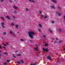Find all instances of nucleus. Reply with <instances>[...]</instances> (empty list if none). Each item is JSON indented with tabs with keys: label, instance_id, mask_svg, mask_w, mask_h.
Segmentation results:
<instances>
[{
	"label": "nucleus",
	"instance_id": "1",
	"mask_svg": "<svg viewBox=\"0 0 65 65\" xmlns=\"http://www.w3.org/2000/svg\"><path fill=\"white\" fill-rule=\"evenodd\" d=\"M28 34L30 37L31 38H33V35L35 34V33L33 32L30 31L28 32Z\"/></svg>",
	"mask_w": 65,
	"mask_h": 65
},
{
	"label": "nucleus",
	"instance_id": "2",
	"mask_svg": "<svg viewBox=\"0 0 65 65\" xmlns=\"http://www.w3.org/2000/svg\"><path fill=\"white\" fill-rule=\"evenodd\" d=\"M56 13H57V14H58V15L59 16H61V14L60 13V11H58V12H56Z\"/></svg>",
	"mask_w": 65,
	"mask_h": 65
},
{
	"label": "nucleus",
	"instance_id": "3",
	"mask_svg": "<svg viewBox=\"0 0 65 65\" xmlns=\"http://www.w3.org/2000/svg\"><path fill=\"white\" fill-rule=\"evenodd\" d=\"M47 58L48 59H49L50 60H51L52 59V57L51 56H48L47 57Z\"/></svg>",
	"mask_w": 65,
	"mask_h": 65
},
{
	"label": "nucleus",
	"instance_id": "4",
	"mask_svg": "<svg viewBox=\"0 0 65 65\" xmlns=\"http://www.w3.org/2000/svg\"><path fill=\"white\" fill-rule=\"evenodd\" d=\"M43 50L44 51H46L47 52L48 51V50L47 48L45 49L44 48H43Z\"/></svg>",
	"mask_w": 65,
	"mask_h": 65
},
{
	"label": "nucleus",
	"instance_id": "5",
	"mask_svg": "<svg viewBox=\"0 0 65 65\" xmlns=\"http://www.w3.org/2000/svg\"><path fill=\"white\" fill-rule=\"evenodd\" d=\"M1 25H2V27H3V28H5V26H3V25H4V23H1Z\"/></svg>",
	"mask_w": 65,
	"mask_h": 65
},
{
	"label": "nucleus",
	"instance_id": "6",
	"mask_svg": "<svg viewBox=\"0 0 65 65\" xmlns=\"http://www.w3.org/2000/svg\"><path fill=\"white\" fill-rule=\"evenodd\" d=\"M13 21H15V17L14 16H13Z\"/></svg>",
	"mask_w": 65,
	"mask_h": 65
},
{
	"label": "nucleus",
	"instance_id": "7",
	"mask_svg": "<svg viewBox=\"0 0 65 65\" xmlns=\"http://www.w3.org/2000/svg\"><path fill=\"white\" fill-rule=\"evenodd\" d=\"M6 18H8L9 20H11V19H10V18L9 17V16H7L6 17Z\"/></svg>",
	"mask_w": 65,
	"mask_h": 65
},
{
	"label": "nucleus",
	"instance_id": "8",
	"mask_svg": "<svg viewBox=\"0 0 65 65\" xmlns=\"http://www.w3.org/2000/svg\"><path fill=\"white\" fill-rule=\"evenodd\" d=\"M13 7L14 8V9H18V7H17L15 6H13Z\"/></svg>",
	"mask_w": 65,
	"mask_h": 65
},
{
	"label": "nucleus",
	"instance_id": "9",
	"mask_svg": "<svg viewBox=\"0 0 65 65\" xmlns=\"http://www.w3.org/2000/svg\"><path fill=\"white\" fill-rule=\"evenodd\" d=\"M15 28L17 29L18 28V27H19V25H15Z\"/></svg>",
	"mask_w": 65,
	"mask_h": 65
},
{
	"label": "nucleus",
	"instance_id": "10",
	"mask_svg": "<svg viewBox=\"0 0 65 65\" xmlns=\"http://www.w3.org/2000/svg\"><path fill=\"white\" fill-rule=\"evenodd\" d=\"M49 30L50 31V32L51 33H53V31L52 30H51L50 29H49Z\"/></svg>",
	"mask_w": 65,
	"mask_h": 65
},
{
	"label": "nucleus",
	"instance_id": "11",
	"mask_svg": "<svg viewBox=\"0 0 65 65\" xmlns=\"http://www.w3.org/2000/svg\"><path fill=\"white\" fill-rule=\"evenodd\" d=\"M51 8H53L54 9H55V7H54V6H51Z\"/></svg>",
	"mask_w": 65,
	"mask_h": 65
},
{
	"label": "nucleus",
	"instance_id": "12",
	"mask_svg": "<svg viewBox=\"0 0 65 65\" xmlns=\"http://www.w3.org/2000/svg\"><path fill=\"white\" fill-rule=\"evenodd\" d=\"M36 62H35L33 64V65H37V63Z\"/></svg>",
	"mask_w": 65,
	"mask_h": 65
},
{
	"label": "nucleus",
	"instance_id": "13",
	"mask_svg": "<svg viewBox=\"0 0 65 65\" xmlns=\"http://www.w3.org/2000/svg\"><path fill=\"white\" fill-rule=\"evenodd\" d=\"M38 48L37 47H36L35 49L36 50V51H38Z\"/></svg>",
	"mask_w": 65,
	"mask_h": 65
},
{
	"label": "nucleus",
	"instance_id": "14",
	"mask_svg": "<svg viewBox=\"0 0 65 65\" xmlns=\"http://www.w3.org/2000/svg\"><path fill=\"white\" fill-rule=\"evenodd\" d=\"M3 35H6L7 34L6 32H4L3 33Z\"/></svg>",
	"mask_w": 65,
	"mask_h": 65
},
{
	"label": "nucleus",
	"instance_id": "15",
	"mask_svg": "<svg viewBox=\"0 0 65 65\" xmlns=\"http://www.w3.org/2000/svg\"><path fill=\"white\" fill-rule=\"evenodd\" d=\"M2 44H3L4 45V46H7V45H5V44H4V43H2Z\"/></svg>",
	"mask_w": 65,
	"mask_h": 65
},
{
	"label": "nucleus",
	"instance_id": "16",
	"mask_svg": "<svg viewBox=\"0 0 65 65\" xmlns=\"http://www.w3.org/2000/svg\"><path fill=\"white\" fill-rule=\"evenodd\" d=\"M39 26L41 27V28H42V26H41V25L40 24H39Z\"/></svg>",
	"mask_w": 65,
	"mask_h": 65
},
{
	"label": "nucleus",
	"instance_id": "17",
	"mask_svg": "<svg viewBox=\"0 0 65 65\" xmlns=\"http://www.w3.org/2000/svg\"><path fill=\"white\" fill-rule=\"evenodd\" d=\"M55 23V21H52V22H51V23L52 24H54V23Z\"/></svg>",
	"mask_w": 65,
	"mask_h": 65
},
{
	"label": "nucleus",
	"instance_id": "18",
	"mask_svg": "<svg viewBox=\"0 0 65 65\" xmlns=\"http://www.w3.org/2000/svg\"><path fill=\"white\" fill-rule=\"evenodd\" d=\"M45 46H48V44H45Z\"/></svg>",
	"mask_w": 65,
	"mask_h": 65
},
{
	"label": "nucleus",
	"instance_id": "19",
	"mask_svg": "<svg viewBox=\"0 0 65 65\" xmlns=\"http://www.w3.org/2000/svg\"><path fill=\"white\" fill-rule=\"evenodd\" d=\"M12 35L14 36H15V37H16V35H15L14 33Z\"/></svg>",
	"mask_w": 65,
	"mask_h": 65
},
{
	"label": "nucleus",
	"instance_id": "20",
	"mask_svg": "<svg viewBox=\"0 0 65 65\" xmlns=\"http://www.w3.org/2000/svg\"><path fill=\"white\" fill-rule=\"evenodd\" d=\"M14 12L16 14L17 13V11L15 10L14 11Z\"/></svg>",
	"mask_w": 65,
	"mask_h": 65
},
{
	"label": "nucleus",
	"instance_id": "21",
	"mask_svg": "<svg viewBox=\"0 0 65 65\" xmlns=\"http://www.w3.org/2000/svg\"><path fill=\"white\" fill-rule=\"evenodd\" d=\"M4 54H6V55H8L7 53L6 52H5L4 53Z\"/></svg>",
	"mask_w": 65,
	"mask_h": 65
},
{
	"label": "nucleus",
	"instance_id": "22",
	"mask_svg": "<svg viewBox=\"0 0 65 65\" xmlns=\"http://www.w3.org/2000/svg\"><path fill=\"white\" fill-rule=\"evenodd\" d=\"M7 62H9L10 61V60H7Z\"/></svg>",
	"mask_w": 65,
	"mask_h": 65
},
{
	"label": "nucleus",
	"instance_id": "23",
	"mask_svg": "<svg viewBox=\"0 0 65 65\" xmlns=\"http://www.w3.org/2000/svg\"><path fill=\"white\" fill-rule=\"evenodd\" d=\"M32 3H35V1H34V0H32Z\"/></svg>",
	"mask_w": 65,
	"mask_h": 65
},
{
	"label": "nucleus",
	"instance_id": "24",
	"mask_svg": "<svg viewBox=\"0 0 65 65\" xmlns=\"http://www.w3.org/2000/svg\"><path fill=\"white\" fill-rule=\"evenodd\" d=\"M17 56H21V54H18Z\"/></svg>",
	"mask_w": 65,
	"mask_h": 65
},
{
	"label": "nucleus",
	"instance_id": "25",
	"mask_svg": "<svg viewBox=\"0 0 65 65\" xmlns=\"http://www.w3.org/2000/svg\"><path fill=\"white\" fill-rule=\"evenodd\" d=\"M13 56L14 57V58H16V57L14 56V54H13Z\"/></svg>",
	"mask_w": 65,
	"mask_h": 65
},
{
	"label": "nucleus",
	"instance_id": "26",
	"mask_svg": "<svg viewBox=\"0 0 65 65\" xmlns=\"http://www.w3.org/2000/svg\"><path fill=\"white\" fill-rule=\"evenodd\" d=\"M4 64L5 65H7V64L6 63H4Z\"/></svg>",
	"mask_w": 65,
	"mask_h": 65
},
{
	"label": "nucleus",
	"instance_id": "27",
	"mask_svg": "<svg viewBox=\"0 0 65 65\" xmlns=\"http://www.w3.org/2000/svg\"><path fill=\"white\" fill-rule=\"evenodd\" d=\"M1 19H3V20H4V18H3V17H1Z\"/></svg>",
	"mask_w": 65,
	"mask_h": 65
},
{
	"label": "nucleus",
	"instance_id": "28",
	"mask_svg": "<svg viewBox=\"0 0 65 65\" xmlns=\"http://www.w3.org/2000/svg\"><path fill=\"white\" fill-rule=\"evenodd\" d=\"M21 61L22 63L23 64H24V61H23L22 60H21Z\"/></svg>",
	"mask_w": 65,
	"mask_h": 65
},
{
	"label": "nucleus",
	"instance_id": "29",
	"mask_svg": "<svg viewBox=\"0 0 65 65\" xmlns=\"http://www.w3.org/2000/svg\"><path fill=\"white\" fill-rule=\"evenodd\" d=\"M55 3H57V2L55 1H54L53 2Z\"/></svg>",
	"mask_w": 65,
	"mask_h": 65
},
{
	"label": "nucleus",
	"instance_id": "30",
	"mask_svg": "<svg viewBox=\"0 0 65 65\" xmlns=\"http://www.w3.org/2000/svg\"><path fill=\"white\" fill-rule=\"evenodd\" d=\"M20 40H21V41H24V40L22 39H20Z\"/></svg>",
	"mask_w": 65,
	"mask_h": 65
},
{
	"label": "nucleus",
	"instance_id": "31",
	"mask_svg": "<svg viewBox=\"0 0 65 65\" xmlns=\"http://www.w3.org/2000/svg\"><path fill=\"white\" fill-rule=\"evenodd\" d=\"M10 34H12V33H13L11 31H10Z\"/></svg>",
	"mask_w": 65,
	"mask_h": 65
},
{
	"label": "nucleus",
	"instance_id": "32",
	"mask_svg": "<svg viewBox=\"0 0 65 65\" xmlns=\"http://www.w3.org/2000/svg\"><path fill=\"white\" fill-rule=\"evenodd\" d=\"M61 29L60 28H59V32H61Z\"/></svg>",
	"mask_w": 65,
	"mask_h": 65
},
{
	"label": "nucleus",
	"instance_id": "33",
	"mask_svg": "<svg viewBox=\"0 0 65 65\" xmlns=\"http://www.w3.org/2000/svg\"><path fill=\"white\" fill-rule=\"evenodd\" d=\"M44 18L45 19H46V18H47V17L45 16Z\"/></svg>",
	"mask_w": 65,
	"mask_h": 65
},
{
	"label": "nucleus",
	"instance_id": "34",
	"mask_svg": "<svg viewBox=\"0 0 65 65\" xmlns=\"http://www.w3.org/2000/svg\"><path fill=\"white\" fill-rule=\"evenodd\" d=\"M17 63H18V64H20V63H21L19 61H17Z\"/></svg>",
	"mask_w": 65,
	"mask_h": 65
},
{
	"label": "nucleus",
	"instance_id": "35",
	"mask_svg": "<svg viewBox=\"0 0 65 65\" xmlns=\"http://www.w3.org/2000/svg\"><path fill=\"white\" fill-rule=\"evenodd\" d=\"M10 3H11L12 2V1H11V0H10L9 1Z\"/></svg>",
	"mask_w": 65,
	"mask_h": 65
},
{
	"label": "nucleus",
	"instance_id": "36",
	"mask_svg": "<svg viewBox=\"0 0 65 65\" xmlns=\"http://www.w3.org/2000/svg\"><path fill=\"white\" fill-rule=\"evenodd\" d=\"M26 11H28V10H28V9L26 8Z\"/></svg>",
	"mask_w": 65,
	"mask_h": 65
},
{
	"label": "nucleus",
	"instance_id": "37",
	"mask_svg": "<svg viewBox=\"0 0 65 65\" xmlns=\"http://www.w3.org/2000/svg\"><path fill=\"white\" fill-rule=\"evenodd\" d=\"M3 1H4V0H1V1L2 2H3Z\"/></svg>",
	"mask_w": 65,
	"mask_h": 65
},
{
	"label": "nucleus",
	"instance_id": "38",
	"mask_svg": "<svg viewBox=\"0 0 65 65\" xmlns=\"http://www.w3.org/2000/svg\"><path fill=\"white\" fill-rule=\"evenodd\" d=\"M58 8H59V9H62V8H61L60 7H58Z\"/></svg>",
	"mask_w": 65,
	"mask_h": 65
},
{
	"label": "nucleus",
	"instance_id": "39",
	"mask_svg": "<svg viewBox=\"0 0 65 65\" xmlns=\"http://www.w3.org/2000/svg\"><path fill=\"white\" fill-rule=\"evenodd\" d=\"M43 37H46V36H45V35H44L43 36Z\"/></svg>",
	"mask_w": 65,
	"mask_h": 65
},
{
	"label": "nucleus",
	"instance_id": "40",
	"mask_svg": "<svg viewBox=\"0 0 65 65\" xmlns=\"http://www.w3.org/2000/svg\"><path fill=\"white\" fill-rule=\"evenodd\" d=\"M39 13H42V12L41 11H39Z\"/></svg>",
	"mask_w": 65,
	"mask_h": 65
},
{
	"label": "nucleus",
	"instance_id": "41",
	"mask_svg": "<svg viewBox=\"0 0 65 65\" xmlns=\"http://www.w3.org/2000/svg\"><path fill=\"white\" fill-rule=\"evenodd\" d=\"M11 24L12 25H14V24L13 23H12Z\"/></svg>",
	"mask_w": 65,
	"mask_h": 65
},
{
	"label": "nucleus",
	"instance_id": "42",
	"mask_svg": "<svg viewBox=\"0 0 65 65\" xmlns=\"http://www.w3.org/2000/svg\"><path fill=\"white\" fill-rule=\"evenodd\" d=\"M57 41H55L54 42V43H57Z\"/></svg>",
	"mask_w": 65,
	"mask_h": 65
},
{
	"label": "nucleus",
	"instance_id": "43",
	"mask_svg": "<svg viewBox=\"0 0 65 65\" xmlns=\"http://www.w3.org/2000/svg\"><path fill=\"white\" fill-rule=\"evenodd\" d=\"M0 48H2V47H1V46L0 45Z\"/></svg>",
	"mask_w": 65,
	"mask_h": 65
},
{
	"label": "nucleus",
	"instance_id": "44",
	"mask_svg": "<svg viewBox=\"0 0 65 65\" xmlns=\"http://www.w3.org/2000/svg\"><path fill=\"white\" fill-rule=\"evenodd\" d=\"M41 16H42V17H44V16L42 15Z\"/></svg>",
	"mask_w": 65,
	"mask_h": 65
},
{
	"label": "nucleus",
	"instance_id": "45",
	"mask_svg": "<svg viewBox=\"0 0 65 65\" xmlns=\"http://www.w3.org/2000/svg\"><path fill=\"white\" fill-rule=\"evenodd\" d=\"M28 0L30 2H32V1H31V0Z\"/></svg>",
	"mask_w": 65,
	"mask_h": 65
},
{
	"label": "nucleus",
	"instance_id": "46",
	"mask_svg": "<svg viewBox=\"0 0 65 65\" xmlns=\"http://www.w3.org/2000/svg\"><path fill=\"white\" fill-rule=\"evenodd\" d=\"M39 31L40 32V31H41V30H40V29H39Z\"/></svg>",
	"mask_w": 65,
	"mask_h": 65
},
{
	"label": "nucleus",
	"instance_id": "47",
	"mask_svg": "<svg viewBox=\"0 0 65 65\" xmlns=\"http://www.w3.org/2000/svg\"><path fill=\"white\" fill-rule=\"evenodd\" d=\"M63 42V41H59V42L60 43V42Z\"/></svg>",
	"mask_w": 65,
	"mask_h": 65
},
{
	"label": "nucleus",
	"instance_id": "48",
	"mask_svg": "<svg viewBox=\"0 0 65 65\" xmlns=\"http://www.w3.org/2000/svg\"><path fill=\"white\" fill-rule=\"evenodd\" d=\"M6 44H7V45H8V43H6Z\"/></svg>",
	"mask_w": 65,
	"mask_h": 65
},
{
	"label": "nucleus",
	"instance_id": "49",
	"mask_svg": "<svg viewBox=\"0 0 65 65\" xmlns=\"http://www.w3.org/2000/svg\"><path fill=\"white\" fill-rule=\"evenodd\" d=\"M63 51H65V48H64Z\"/></svg>",
	"mask_w": 65,
	"mask_h": 65
},
{
	"label": "nucleus",
	"instance_id": "50",
	"mask_svg": "<svg viewBox=\"0 0 65 65\" xmlns=\"http://www.w3.org/2000/svg\"><path fill=\"white\" fill-rule=\"evenodd\" d=\"M18 51H15L16 53H18Z\"/></svg>",
	"mask_w": 65,
	"mask_h": 65
},
{
	"label": "nucleus",
	"instance_id": "51",
	"mask_svg": "<svg viewBox=\"0 0 65 65\" xmlns=\"http://www.w3.org/2000/svg\"><path fill=\"white\" fill-rule=\"evenodd\" d=\"M3 48H5V49H6V48H5V47H3Z\"/></svg>",
	"mask_w": 65,
	"mask_h": 65
},
{
	"label": "nucleus",
	"instance_id": "52",
	"mask_svg": "<svg viewBox=\"0 0 65 65\" xmlns=\"http://www.w3.org/2000/svg\"><path fill=\"white\" fill-rule=\"evenodd\" d=\"M56 39L57 40H58V38H56Z\"/></svg>",
	"mask_w": 65,
	"mask_h": 65
},
{
	"label": "nucleus",
	"instance_id": "53",
	"mask_svg": "<svg viewBox=\"0 0 65 65\" xmlns=\"http://www.w3.org/2000/svg\"><path fill=\"white\" fill-rule=\"evenodd\" d=\"M36 46H38V45L37 44H36Z\"/></svg>",
	"mask_w": 65,
	"mask_h": 65
},
{
	"label": "nucleus",
	"instance_id": "54",
	"mask_svg": "<svg viewBox=\"0 0 65 65\" xmlns=\"http://www.w3.org/2000/svg\"><path fill=\"white\" fill-rule=\"evenodd\" d=\"M51 0L52 1H53V2L54 1V0Z\"/></svg>",
	"mask_w": 65,
	"mask_h": 65
},
{
	"label": "nucleus",
	"instance_id": "55",
	"mask_svg": "<svg viewBox=\"0 0 65 65\" xmlns=\"http://www.w3.org/2000/svg\"><path fill=\"white\" fill-rule=\"evenodd\" d=\"M30 65H33V64H31Z\"/></svg>",
	"mask_w": 65,
	"mask_h": 65
},
{
	"label": "nucleus",
	"instance_id": "56",
	"mask_svg": "<svg viewBox=\"0 0 65 65\" xmlns=\"http://www.w3.org/2000/svg\"><path fill=\"white\" fill-rule=\"evenodd\" d=\"M64 19H65V16H64Z\"/></svg>",
	"mask_w": 65,
	"mask_h": 65
},
{
	"label": "nucleus",
	"instance_id": "57",
	"mask_svg": "<svg viewBox=\"0 0 65 65\" xmlns=\"http://www.w3.org/2000/svg\"><path fill=\"white\" fill-rule=\"evenodd\" d=\"M1 56V55L0 54V56Z\"/></svg>",
	"mask_w": 65,
	"mask_h": 65
},
{
	"label": "nucleus",
	"instance_id": "58",
	"mask_svg": "<svg viewBox=\"0 0 65 65\" xmlns=\"http://www.w3.org/2000/svg\"><path fill=\"white\" fill-rule=\"evenodd\" d=\"M30 41H32L31 40H30Z\"/></svg>",
	"mask_w": 65,
	"mask_h": 65
},
{
	"label": "nucleus",
	"instance_id": "59",
	"mask_svg": "<svg viewBox=\"0 0 65 65\" xmlns=\"http://www.w3.org/2000/svg\"><path fill=\"white\" fill-rule=\"evenodd\" d=\"M53 39V40H55V39Z\"/></svg>",
	"mask_w": 65,
	"mask_h": 65
},
{
	"label": "nucleus",
	"instance_id": "60",
	"mask_svg": "<svg viewBox=\"0 0 65 65\" xmlns=\"http://www.w3.org/2000/svg\"><path fill=\"white\" fill-rule=\"evenodd\" d=\"M14 0V1H16V0Z\"/></svg>",
	"mask_w": 65,
	"mask_h": 65
},
{
	"label": "nucleus",
	"instance_id": "61",
	"mask_svg": "<svg viewBox=\"0 0 65 65\" xmlns=\"http://www.w3.org/2000/svg\"><path fill=\"white\" fill-rule=\"evenodd\" d=\"M58 61L59 62V60H58Z\"/></svg>",
	"mask_w": 65,
	"mask_h": 65
},
{
	"label": "nucleus",
	"instance_id": "62",
	"mask_svg": "<svg viewBox=\"0 0 65 65\" xmlns=\"http://www.w3.org/2000/svg\"><path fill=\"white\" fill-rule=\"evenodd\" d=\"M18 33H19V32H18Z\"/></svg>",
	"mask_w": 65,
	"mask_h": 65
},
{
	"label": "nucleus",
	"instance_id": "63",
	"mask_svg": "<svg viewBox=\"0 0 65 65\" xmlns=\"http://www.w3.org/2000/svg\"><path fill=\"white\" fill-rule=\"evenodd\" d=\"M0 59H1V57H0Z\"/></svg>",
	"mask_w": 65,
	"mask_h": 65
},
{
	"label": "nucleus",
	"instance_id": "64",
	"mask_svg": "<svg viewBox=\"0 0 65 65\" xmlns=\"http://www.w3.org/2000/svg\"><path fill=\"white\" fill-rule=\"evenodd\" d=\"M0 52H1V51H0Z\"/></svg>",
	"mask_w": 65,
	"mask_h": 65
}]
</instances>
